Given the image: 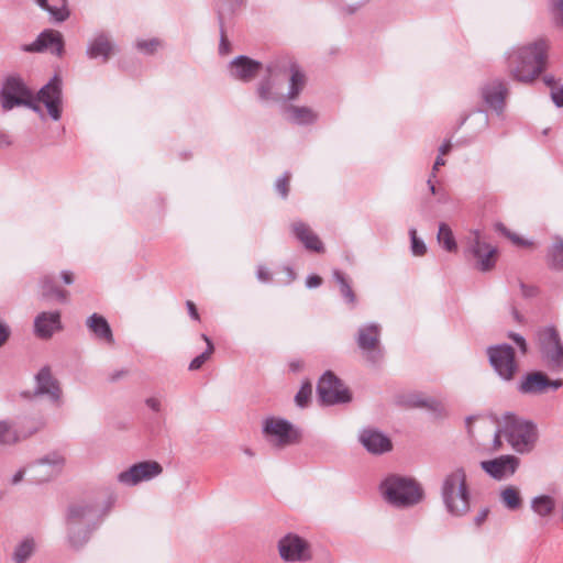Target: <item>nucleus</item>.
<instances>
[{"mask_svg": "<svg viewBox=\"0 0 563 563\" xmlns=\"http://www.w3.org/2000/svg\"><path fill=\"white\" fill-rule=\"evenodd\" d=\"M308 84L305 70L292 60L269 62L254 86L255 101L262 107L287 104L299 99Z\"/></svg>", "mask_w": 563, "mask_h": 563, "instance_id": "nucleus-1", "label": "nucleus"}, {"mask_svg": "<svg viewBox=\"0 0 563 563\" xmlns=\"http://www.w3.org/2000/svg\"><path fill=\"white\" fill-rule=\"evenodd\" d=\"M548 43L540 38L506 53L510 76L520 82L533 81L545 68Z\"/></svg>", "mask_w": 563, "mask_h": 563, "instance_id": "nucleus-2", "label": "nucleus"}, {"mask_svg": "<svg viewBox=\"0 0 563 563\" xmlns=\"http://www.w3.org/2000/svg\"><path fill=\"white\" fill-rule=\"evenodd\" d=\"M103 514L98 504L76 501L66 511L67 541L71 549L80 550L100 525Z\"/></svg>", "mask_w": 563, "mask_h": 563, "instance_id": "nucleus-3", "label": "nucleus"}, {"mask_svg": "<svg viewBox=\"0 0 563 563\" xmlns=\"http://www.w3.org/2000/svg\"><path fill=\"white\" fill-rule=\"evenodd\" d=\"M379 494L386 504L397 509L412 508L424 497L415 478L399 474L387 475L379 484Z\"/></svg>", "mask_w": 563, "mask_h": 563, "instance_id": "nucleus-4", "label": "nucleus"}, {"mask_svg": "<svg viewBox=\"0 0 563 563\" xmlns=\"http://www.w3.org/2000/svg\"><path fill=\"white\" fill-rule=\"evenodd\" d=\"M501 432L511 449L519 454L532 452L538 441L537 424L512 412L501 416Z\"/></svg>", "mask_w": 563, "mask_h": 563, "instance_id": "nucleus-5", "label": "nucleus"}, {"mask_svg": "<svg viewBox=\"0 0 563 563\" xmlns=\"http://www.w3.org/2000/svg\"><path fill=\"white\" fill-rule=\"evenodd\" d=\"M441 497L450 515L463 517L470 511L471 495L463 467H456L444 476Z\"/></svg>", "mask_w": 563, "mask_h": 563, "instance_id": "nucleus-6", "label": "nucleus"}, {"mask_svg": "<svg viewBox=\"0 0 563 563\" xmlns=\"http://www.w3.org/2000/svg\"><path fill=\"white\" fill-rule=\"evenodd\" d=\"M262 433L264 439L274 449L283 450L300 441L301 432L289 420L269 416L262 422Z\"/></svg>", "mask_w": 563, "mask_h": 563, "instance_id": "nucleus-7", "label": "nucleus"}, {"mask_svg": "<svg viewBox=\"0 0 563 563\" xmlns=\"http://www.w3.org/2000/svg\"><path fill=\"white\" fill-rule=\"evenodd\" d=\"M382 330L378 322H365L358 325L354 335L362 356L372 365L379 364L384 357Z\"/></svg>", "mask_w": 563, "mask_h": 563, "instance_id": "nucleus-8", "label": "nucleus"}, {"mask_svg": "<svg viewBox=\"0 0 563 563\" xmlns=\"http://www.w3.org/2000/svg\"><path fill=\"white\" fill-rule=\"evenodd\" d=\"M540 353L547 366L559 372L563 369V343L558 330L553 325H547L537 333Z\"/></svg>", "mask_w": 563, "mask_h": 563, "instance_id": "nucleus-9", "label": "nucleus"}, {"mask_svg": "<svg viewBox=\"0 0 563 563\" xmlns=\"http://www.w3.org/2000/svg\"><path fill=\"white\" fill-rule=\"evenodd\" d=\"M35 386L33 391H23L21 396L26 399L33 397L46 398L53 406L60 407L63 405V389L60 383L53 375L48 365L40 368L34 376Z\"/></svg>", "mask_w": 563, "mask_h": 563, "instance_id": "nucleus-10", "label": "nucleus"}, {"mask_svg": "<svg viewBox=\"0 0 563 563\" xmlns=\"http://www.w3.org/2000/svg\"><path fill=\"white\" fill-rule=\"evenodd\" d=\"M486 354L490 366L501 380H514L519 365L511 345L507 343L490 345L487 347Z\"/></svg>", "mask_w": 563, "mask_h": 563, "instance_id": "nucleus-11", "label": "nucleus"}, {"mask_svg": "<svg viewBox=\"0 0 563 563\" xmlns=\"http://www.w3.org/2000/svg\"><path fill=\"white\" fill-rule=\"evenodd\" d=\"M483 103L498 118H503L507 108L509 97L508 84L500 78H493L485 81L478 89Z\"/></svg>", "mask_w": 563, "mask_h": 563, "instance_id": "nucleus-12", "label": "nucleus"}, {"mask_svg": "<svg viewBox=\"0 0 563 563\" xmlns=\"http://www.w3.org/2000/svg\"><path fill=\"white\" fill-rule=\"evenodd\" d=\"M277 549L280 559L287 563H303L312 559L309 541L294 532H289L280 538Z\"/></svg>", "mask_w": 563, "mask_h": 563, "instance_id": "nucleus-13", "label": "nucleus"}, {"mask_svg": "<svg viewBox=\"0 0 563 563\" xmlns=\"http://www.w3.org/2000/svg\"><path fill=\"white\" fill-rule=\"evenodd\" d=\"M317 394L322 405H336L351 401V394L333 372L327 371L319 379Z\"/></svg>", "mask_w": 563, "mask_h": 563, "instance_id": "nucleus-14", "label": "nucleus"}, {"mask_svg": "<svg viewBox=\"0 0 563 563\" xmlns=\"http://www.w3.org/2000/svg\"><path fill=\"white\" fill-rule=\"evenodd\" d=\"M65 459L57 452H51L45 456L27 464L29 482L42 484L51 481L59 474Z\"/></svg>", "mask_w": 563, "mask_h": 563, "instance_id": "nucleus-15", "label": "nucleus"}, {"mask_svg": "<svg viewBox=\"0 0 563 563\" xmlns=\"http://www.w3.org/2000/svg\"><path fill=\"white\" fill-rule=\"evenodd\" d=\"M563 386V379H551L544 372L532 371L521 376L517 390L526 396H539L549 390H558Z\"/></svg>", "mask_w": 563, "mask_h": 563, "instance_id": "nucleus-16", "label": "nucleus"}, {"mask_svg": "<svg viewBox=\"0 0 563 563\" xmlns=\"http://www.w3.org/2000/svg\"><path fill=\"white\" fill-rule=\"evenodd\" d=\"M117 52L118 47L111 33L99 30L89 36L85 54L90 60H97L106 64L117 54Z\"/></svg>", "mask_w": 563, "mask_h": 563, "instance_id": "nucleus-17", "label": "nucleus"}, {"mask_svg": "<svg viewBox=\"0 0 563 563\" xmlns=\"http://www.w3.org/2000/svg\"><path fill=\"white\" fill-rule=\"evenodd\" d=\"M466 252L476 260V267L481 272L490 271L496 263V247L487 244L481 231L472 230L466 240Z\"/></svg>", "mask_w": 563, "mask_h": 563, "instance_id": "nucleus-18", "label": "nucleus"}, {"mask_svg": "<svg viewBox=\"0 0 563 563\" xmlns=\"http://www.w3.org/2000/svg\"><path fill=\"white\" fill-rule=\"evenodd\" d=\"M36 101L44 104L48 117L53 121H59L63 112L62 79L55 75L45 84L36 95Z\"/></svg>", "mask_w": 563, "mask_h": 563, "instance_id": "nucleus-19", "label": "nucleus"}, {"mask_svg": "<svg viewBox=\"0 0 563 563\" xmlns=\"http://www.w3.org/2000/svg\"><path fill=\"white\" fill-rule=\"evenodd\" d=\"M163 472V467L155 461L135 463L128 470L118 474V482L124 486H136L142 482H148Z\"/></svg>", "mask_w": 563, "mask_h": 563, "instance_id": "nucleus-20", "label": "nucleus"}, {"mask_svg": "<svg viewBox=\"0 0 563 563\" xmlns=\"http://www.w3.org/2000/svg\"><path fill=\"white\" fill-rule=\"evenodd\" d=\"M264 68L261 62L246 55H239L228 63L227 73L231 79L247 84L261 75Z\"/></svg>", "mask_w": 563, "mask_h": 563, "instance_id": "nucleus-21", "label": "nucleus"}, {"mask_svg": "<svg viewBox=\"0 0 563 563\" xmlns=\"http://www.w3.org/2000/svg\"><path fill=\"white\" fill-rule=\"evenodd\" d=\"M31 90L19 76H9L3 81L0 100L3 110L9 111L24 103V99L30 97Z\"/></svg>", "mask_w": 563, "mask_h": 563, "instance_id": "nucleus-22", "label": "nucleus"}, {"mask_svg": "<svg viewBox=\"0 0 563 563\" xmlns=\"http://www.w3.org/2000/svg\"><path fill=\"white\" fill-rule=\"evenodd\" d=\"M291 236L299 242L308 252L322 254L325 251L324 244L320 236L312 228L300 219L292 220L289 224Z\"/></svg>", "mask_w": 563, "mask_h": 563, "instance_id": "nucleus-23", "label": "nucleus"}, {"mask_svg": "<svg viewBox=\"0 0 563 563\" xmlns=\"http://www.w3.org/2000/svg\"><path fill=\"white\" fill-rule=\"evenodd\" d=\"M519 465L520 460L510 454L481 462L482 470L497 481L511 477L517 472Z\"/></svg>", "mask_w": 563, "mask_h": 563, "instance_id": "nucleus-24", "label": "nucleus"}, {"mask_svg": "<svg viewBox=\"0 0 563 563\" xmlns=\"http://www.w3.org/2000/svg\"><path fill=\"white\" fill-rule=\"evenodd\" d=\"M357 439L362 446L373 455H382L393 449L389 437L377 428L366 427L361 429Z\"/></svg>", "mask_w": 563, "mask_h": 563, "instance_id": "nucleus-25", "label": "nucleus"}, {"mask_svg": "<svg viewBox=\"0 0 563 563\" xmlns=\"http://www.w3.org/2000/svg\"><path fill=\"white\" fill-rule=\"evenodd\" d=\"M62 329V314L58 310L42 311L34 318L33 332L41 340L51 339Z\"/></svg>", "mask_w": 563, "mask_h": 563, "instance_id": "nucleus-26", "label": "nucleus"}, {"mask_svg": "<svg viewBox=\"0 0 563 563\" xmlns=\"http://www.w3.org/2000/svg\"><path fill=\"white\" fill-rule=\"evenodd\" d=\"M24 51L38 53L49 51L52 54L60 57L64 54L63 35L55 30H44L33 43L24 46Z\"/></svg>", "mask_w": 563, "mask_h": 563, "instance_id": "nucleus-27", "label": "nucleus"}, {"mask_svg": "<svg viewBox=\"0 0 563 563\" xmlns=\"http://www.w3.org/2000/svg\"><path fill=\"white\" fill-rule=\"evenodd\" d=\"M280 108L283 109L285 119L294 125H312L319 119L318 112L308 106H295L292 102H289L287 104H283Z\"/></svg>", "mask_w": 563, "mask_h": 563, "instance_id": "nucleus-28", "label": "nucleus"}, {"mask_svg": "<svg viewBox=\"0 0 563 563\" xmlns=\"http://www.w3.org/2000/svg\"><path fill=\"white\" fill-rule=\"evenodd\" d=\"M86 325L90 333L99 341L106 342L108 344L114 343V336L112 329L108 322V320L99 314L92 313L86 320Z\"/></svg>", "mask_w": 563, "mask_h": 563, "instance_id": "nucleus-29", "label": "nucleus"}, {"mask_svg": "<svg viewBox=\"0 0 563 563\" xmlns=\"http://www.w3.org/2000/svg\"><path fill=\"white\" fill-rule=\"evenodd\" d=\"M41 297L43 299H56L59 302H66L68 299V291L56 286L53 275H43L38 280Z\"/></svg>", "mask_w": 563, "mask_h": 563, "instance_id": "nucleus-30", "label": "nucleus"}, {"mask_svg": "<svg viewBox=\"0 0 563 563\" xmlns=\"http://www.w3.org/2000/svg\"><path fill=\"white\" fill-rule=\"evenodd\" d=\"M44 426L43 421L38 422V426L33 430H30L23 435V438L30 437L40 430ZM22 440L20 433L13 428L12 423L8 420H0V445L9 446L13 445Z\"/></svg>", "mask_w": 563, "mask_h": 563, "instance_id": "nucleus-31", "label": "nucleus"}, {"mask_svg": "<svg viewBox=\"0 0 563 563\" xmlns=\"http://www.w3.org/2000/svg\"><path fill=\"white\" fill-rule=\"evenodd\" d=\"M36 4L47 11L55 22H64L69 18L67 0H35Z\"/></svg>", "mask_w": 563, "mask_h": 563, "instance_id": "nucleus-32", "label": "nucleus"}, {"mask_svg": "<svg viewBox=\"0 0 563 563\" xmlns=\"http://www.w3.org/2000/svg\"><path fill=\"white\" fill-rule=\"evenodd\" d=\"M548 266L555 272H563V238L555 235L547 252Z\"/></svg>", "mask_w": 563, "mask_h": 563, "instance_id": "nucleus-33", "label": "nucleus"}, {"mask_svg": "<svg viewBox=\"0 0 563 563\" xmlns=\"http://www.w3.org/2000/svg\"><path fill=\"white\" fill-rule=\"evenodd\" d=\"M555 499L545 494L534 496L530 501L531 510L540 518L551 516L555 509Z\"/></svg>", "mask_w": 563, "mask_h": 563, "instance_id": "nucleus-34", "label": "nucleus"}, {"mask_svg": "<svg viewBox=\"0 0 563 563\" xmlns=\"http://www.w3.org/2000/svg\"><path fill=\"white\" fill-rule=\"evenodd\" d=\"M332 277L336 282L340 288L341 296L344 301L349 305L354 306L356 302V296L351 287L349 278L339 269L332 272Z\"/></svg>", "mask_w": 563, "mask_h": 563, "instance_id": "nucleus-35", "label": "nucleus"}, {"mask_svg": "<svg viewBox=\"0 0 563 563\" xmlns=\"http://www.w3.org/2000/svg\"><path fill=\"white\" fill-rule=\"evenodd\" d=\"M500 501L505 508L511 511L518 510L522 505L520 493L514 486H507L500 492Z\"/></svg>", "mask_w": 563, "mask_h": 563, "instance_id": "nucleus-36", "label": "nucleus"}, {"mask_svg": "<svg viewBox=\"0 0 563 563\" xmlns=\"http://www.w3.org/2000/svg\"><path fill=\"white\" fill-rule=\"evenodd\" d=\"M438 242L442 247L448 252H455L457 249V244L455 241V238L453 235V232L451 228L444 223L441 222L439 224V231L437 235Z\"/></svg>", "mask_w": 563, "mask_h": 563, "instance_id": "nucleus-37", "label": "nucleus"}, {"mask_svg": "<svg viewBox=\"0 0 563 563\" xmlns=\"http://www.w3.org/2000/svg\"><path fill=\"white\" fill-rule=\"evenodd\" d=\"M35 548L32 538H25L15 548L13 560L15 563H25V561L33 554Z\"/></svg>", "mask_w": 563, "mask_h": 563, "instance_id": "nucleus-38", "label": "nucleus"}, {"mask_svg": "<svg viewBox=\"0 0 563 563\" xmlns=\"http://www.w3.org/2000/svg\"><path fill=\"white\" fill-rule=\"evenodd\" d=\"M134 46L143 55H153L163 46V42L157 37L137 38Z\"/></svg>", "mask_w": 563, "mask_h": 563, "instance_id": "nucleus-39", "label": "nucleus"}, {"mask_svg": "<svg viewBox=\"0 0 563 563\" xmlns=\"http://www.w3.org/2000/svg\"><path fill=\"white\" fill-rule=\"evenodd\" d=\"M201 338L206 342L207 349H206L205 352H202L201 354L197 355L189 363V367L188 368L190 371H198V369H200L202 367V365L210 358L211 354L214 351V346H213V343H212L211 339L208 335H206V334H201Z\"/></svg>", "mask_w": 563, "mask_h": 563, "instance_id": "nucleus-40", "label": "nucleus"}, {"mask_svg": "<svg viewBox=\"0 0 563 563\" xmlns=\"http://www.w3.org/2000/svg\"><path fill=\"white\" fill-rule=\"evenodd\" d=\"M312 395V385L310 382H305L295 396V402L299 408L308 407Z\"/></svg>", "mask_w": 563, "mask_h": 563, "instance_id": "nucleus-41", "label": "nucleus"}, {"mask_svg": "<svg viewBox=\"0 0 563 563\" xmlns=\"http://www.w3.org/2000/svg\"><path fill=\"white\" fill-rule=\"evenodd\" d=\"M409 236H410V250L413 256H422L427 252V245L417 235V230L415 228L409 229Z\"/></svg>", "mask_w": 563, "mask_h": 563, "instance_id": "nucleus-42", "label": "nucleus"}, {"mask_svg": "<svg viewBox=\"0 0 563 563\" xmlns=\"http://www.w3.org/2000/svg\"><path fill=\"white\" fill-rule=\"evenodd\" d=\"M290 178L291 174L289 172H285L275 180L274 188L282 199H287L289 195Z\"/></svg>", "mask_w": 563, "mask_h": 563, "instance_id": "nucleus-43", "label": "nucleus"}, {"mask_svg": "<svg viewBox=\"0 0 563 563\" xmlns=\"http://www.w3.org/2000/svg\"><path fill=\"white\" fill-rule=\"evenodd\" d=\"M218 21L220 25V43H219V54L221 56L228 55L231 53L232 46L230 41L228 40L224 27H223V16L221 12H218Z\"/></svg>", "mask_w": 563, "mask_h": 563, "instance_id": "nucleus-44", "label": "nucleus"}, {"mask_svg": "<svg viewBox=\"0 0 563 563\" xmlns=\"http://www.w3.org/2000/svg\"><path fill=\"white\" fill-rule=\"evenodd\" d=\"M550 10L555 23L563 29V0H551Z\"/></svg>", "mask_w": 563, "mask_h": 563, "instance_id": "nucleus-45", "label": "nucleus"}, {"mask_svg": "<svg viewBox=\"0 0 563 563\" xmlns=\"http://www.w3.org/2000/svg\"><path fill=\"white\" fill-rule=\"evenodd\" d=\"M437 177H431V175H429V178L427 180V185L429 187V190L432 195H438L439 196V202L443 203L446 201V194L444 190L442 189H439L434 183H433V179H435Z\"/></svg>", "mask_w": 563, "mask_h": 563, "instance_id": "nucleus-46", "label": "nucleus"}, {"mask_svg": "<svg viewBox=\"0 0 563 563\" xmlns=\"http://www.w3.org/2000/svg\"><path fill=\"white\" fill-rule=\"evenodd\" d=\"M551 99L558 108L563 107V82L556 87H552Z\"/></svg>", "mask_w": 563, "mask_h": 563, "instance_id": "nucleus-47", "label": "nucleus"}, {"mask_svg": "<svg viewBox=\"0 0 563 563\" xmlns=\"http://www.w3.org/2000/svg\"><path fill=\"white\" fill-rule=\"evenodd\" d=\"M21 106H24V107L31 109L32 111L37 113L41 119H44V117H45L44 112H43L42 108L38 106V103L34 101L32 92L30 93V97H26L24 99V103H22Z\"/></svg>", "mask_w": 563, "mask_h": 563, "instance_id": "nucleus-48", "label": "nucleus"}, {"mask_svg": "<svg viewBox=\"0 0 563 563\" xmlns=\"http://www.w3.org/2000/svg\"><path fill=\"white\" fill-rule=\"evenodd\" d=\"M508 338L515 342V344L519 347V350L522 354L527 353V350H528L527 342H526V339L521 334L510 332L508 334Z\"/></svg>", "mask_w": 563, "mask_h": 563, "instance_id": "nucleus-49", "label": "nucleus"}, {"mask_svg": "<svg viewBox=\"0 0 563 563\" xmlns=\"http://www.w3.org/2000/svg\"><path fill=\"white\" fill-rule=\"evenodd\" d=\"M256 278L261 283H269V282H272L273 276L266 266L258 265L257 269H256Z\"/></svg>", "mask_w": 563, "mask_h": 563, "instance_id": "nucleus-50", "label": "nucleus"}, {"mask_svg": "<svg viewBox=\"0 0 563 563\" xmlns=\"http://www.w3.org/2000/svg\"><path fill=\"white\" fill-rule=\"evenodd\" d=\"M501 438H504L501 432V419L498 421V427L496 431L494 432V439H493V450L498 451L501 449L503 442Z\"/></svg>", "mask_w": 563, "mask_h": 563, "instance_id": "nucleus-51", "label": "nucleus"}, {"mask_svg": "<svg viewBox=\"0 0 563 563\" xmlns=\"http://www.w3.org/2000/svg\"><path fill=\"white\" fill-rule=\"evenodd\" d=\"M10 333L9 325L0 318V347L9 340Z\"/></svg>", "mask_w": 563, "mask_h": 563, "instance_id": "nucleus-52", "label": "nucleus"}, {"mask_svg": "<svg viewBox=\"0 0 563 563\" xmlns=\"http://www.w3.org/2000/svg\"><path fill=\"white\" fill-rule=\"evenodd\" d=\"M145 405L154 412H159L162 409V402L157 397H148L145 399Z\"/></svg>", "mask_w": 563, "mask_h": 563, "instance_id": "nucleus-53", "label": "nucleus"}, {"mask_svg": "<svg viewBox=\"0 0 563 563\" xmlns=\"http://www.w3.org/2000/svg\"><path fill=\"white\" fill-rule=\"evenodd\" d=\"M322 284V278L318 275H309L306 279V287L309 289L318 288Z\"/></svg>", "mask_w": 563, "mask_h": 563, "instance_id": "nucleus-54", "label": "nucleus"}, {"mask_svg": "<svg viewBox=\"0 0 563 563\" xmlns=\"http://www.w3.org/2000/svg\"><path fill=\"white\" fill-rule=\"evenodd\" d=\"M26 473H27V466L16 471L14 473V475L12 476V478H11V484L12 485H16V484L21 483L23 481V478H24Z\"/></svg>", "mask_w": 563, "mask_h": 563, "instance_id": "nucleus-55", "label": "nucleus"}, {"mask_svg": "<svg viewBox=\"0 0 563 563\" xmlns=\"http://www.w3.org/2000/svg\"><path fill=\"white\" fill-rule=\"evenodd\" d=\"M488 512V508L482 509L474 518L475 526L481 527L483 522L487 519Z\"/></svg>", "mask_w": 563, "mask_h": 563, "instance_id": "nucleus-56", "label": "nucleus"}, {"mask_svg": "<svg viewBox=\"0 0 563 563\" xmlns=\"http://www.w3.org/2000/svg\"><path fill=\"white\" fill-rule=\"evenodd\" d=\"M186 307H187V309H188V313H189V316H190L194 320L199 321V320H200V317H199V313H198V310H197L196 305H195L192 301L187 300V301H186Z\"/></svg>", "mask_w": 563, "mask_h": 563, "instance_id": "nucleus-57", "label": "nucleus"}, {"mask_svg": "<svg viewBox=\"0 0 563 563\" xmlns=\"http://www.w3.org/2000/svg\"><path fill=\"white\" fill-rule=\"evenodd\" d=\"M60 278L66 285H71L75 282V275L71 271H62Z\"/></svg>", "mask_w": 563, "mask_h": 563, "instance_id": "nucleus-58", "label": "nucleus"}, {"mask_svg": "<svg viewBox=\"0 0 563 563\" xmlns=\"http://www.w3.org/2000/svg\"><path fill=\"white\" fill-rule=\"evenodd\" d=\"M445 165V159L442 156H438L433 163L431 177H437V173L440 169V167Z\"/></svg>", "mask_w": 563, "mask_h": 563, "instance_id": "nucleus-59", "label": "nucleus"}, {"mask_svg": "<svg viewBox=\"0 0 563 563\" xmlns=\"http://www.w3.org/2000/svg\"><path fill=\"white\" fill-rule=\"evenodd\" d=\"M424 407H428L432 410H439L442 408V405L437 401L435 399H432V398H429V399H426L422 404Z\"/></svg>", "mask_w": 563, "mask_h": 563, "instance_id": "nucleus-60", "label": "nucleus"}, {"mask_svg": "<svg viewBox=\"0 0 563 563\" xmlns=\"http://www.w3.org/2000/svg\"><path fill=\"white\" fill-rule=\"evenodd\" d=\"M452 148L450 140H445L439 147V156L446 155Z\"/></svg>", "mask_w": 563, "mask_h": 563, "instance_id": "nucleus-61", "label": "nucleus"}, {"mask_svg": "<svg viewBox=\"0 0 563 563\" xmlns=\"http://www.w3.org/2000/svg\"><path fill=\"white\" fill-rule=\"evenodd\" d=\"M303 367V362L300 360H292L289 362V369L294 373L300 372Z\"/></svg>", "mask_w": 563, "mask_h": 563, "instance_id": "nucleus-62", "label": "nucleus"}, {"mask_svg": "<svg viewBox=\"0 0 563 563\" xmlns=\"http://www.w3.org/2000/svg\"><path fill=\"white\" fill-rule=\"evenodd\" d=\"M543 81L550 88V90L552 89V87H556V86H559L561 84V82H558L555 80V78L553 76H550V75H545L543 77Z\"/></svg>", "mask_w": 563, "mask_h": 563, "instance_id": "nucleus-63", "label": "nucleus"}, {"mask_svg": "<svg viewBox=\"0 0 563 563\" xmlns=\"http://www.w3.org/2000/svg\"><path fill=\"white\" fill-rule=\"evenodd\" d=\"M509 238L518 245H523V246H528V245H531V242H528V241H525L522 240L521 238L517 236V235H509Z\"/></svg>", "mask_w": 563, "mask_h": 563, "instance_id": "nucleus-64", "label": "nucleus"}]
</instances>
